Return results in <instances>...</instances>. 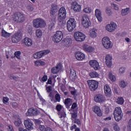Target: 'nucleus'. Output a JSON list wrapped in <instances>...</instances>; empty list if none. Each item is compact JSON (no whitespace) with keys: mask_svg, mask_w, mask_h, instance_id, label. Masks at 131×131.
Returning a JSON list of instances; mask_svg holds the SVG:
<instances>
[{"mask_svg":"<svg viewBox=\"0 0 131 131\" xmlns=\"http://www.w3.org/2000/svg\"><path fill=\"white\" fill-rule=\"evenodd\" d=\"M74 37L76 41H83L85 39V35L80 32H76Z\"/></svg>","mask_w":131,"mask_h":131,"instance_id":"nucleus-9","label":"nucleus"},{"mask_svg":"<svg viewBox=\"0 0 131 131\" xmlns=\"http://www.w3.org/2000/svg\"><path fill=\"white\" fill-rule=\"evenodd\" d=\"M105 64L107 67L112 66V56L107 55L105 57Z\"/></svg>","mask_w":131,"mask_h":131,"instance_id":"nucleus-22","label":"nucleus"},{"mask_svg":"<svg viewBox=\"0 0 131 131\" xmlns=\"http://www.w3.org/2000/svg\"><path fill=\"white\" fill-rule=\"evenodd\" d=\"M61 68H62V64L59 63L56 66V67H53L51 69V72L53 74H56V73H58V72H59V71L61 70Z\"/></svg>","mask_w":131,"mask_h":131,"instance_id":"nucleus-21","label":"nucleus"},{"mask_svg":"<svg viewBox=\"0 0 131 131\" xmlns=\"http://www.w3.org/2000/svg\"><path fill=\"white\" fill-rule=\"evenodd\" d=\"M72 104V99L70 98H67L66 99H65L64 104L66 105L68 109H69V108H70V106H71Z\"/></svg>","mask_w":131,"mask_h":131,"instance_id":"nucleus-29","label":"nucleus"},{"mask_svg":"<svg viewBox=\"0 0 131 131\" xmlns=\"http://www.w3.org/2000/svg\"><path fill=\"white\" fill-rule=\"evenodd\" d=\"M76 107H77V104H76V103H73L72 105V107L71 109L70 110V111L71 110L73 111H74L73 109H75V108H76Z\"/></svg>","mask_w":131,"mask_h":131,"instance_id":"nucleus-58","label":"nucleus"},{"mask_svg":"<svg viewBox=\"0 0 131 131\" xmlns=\"http://www.w3.org/2000/svg\"><path fill=\"white\" fill-rule=\"evenodd\" d=\"M98 33V30L96 29V28H93L90 31V37H92L93 38H95V37H97V34Z\"/></svg>","mask_w":131,"mask_h":131,"instance_id":"nucleus-27","label":"nucleus"},{"mask_svg":"<svg viewBox=\"0 0 131 131\" xmlns=\"http://www.w3.org/2000/svg\"><path fill=\"white\" fill-rule=\"evenodd\" d=\"M12 106L13 108H17L18 107V103L17 102H13L12 103Z\"/></svg>","mask_w":131,"mask_h":131,"instance_id":"nucleus-63","label":"nucleus"},{"mask_svg":"<svg viewBox=\"0 0 131 131\" xmlns=\"http://www.w3.org/2000/svg\"><path fill=\"white\" fill-rule=\"evenodd\" d=\"M89 64L91 67L94 68L95 70H99L100 69V64H99V62L97 60H90Z\"/></svg>","mask_w":131,"mask_h":131,"instance_id":"nucleus-18","label":"nucleus"},{"mask_svg":"<svg viewBox=\"0 0 131 131\" xmlns=\"http://www.w3.org/2000/svg\"><path fill=\"white\" fill-rule=\"evenodd\" d=\"M39 113L38 110L36 108H30L27 112L26 114L27 116H35Z\"/></svg>","mask_w":131,"mask_h":131,"instance_id":"nucleus-13","label":"nucleus"},{"mask_svg":"<svg viewBox=\"0 0 131 131\" xmlns=\"http://www.w3.org/2000/svg\"><path fill=\"white\" fill-rule=\"evenodd\" d=\"M58 114L59 116V118H62V117H66V113H65V112H59L58 113Z\"/></svg>","mask_w":131,"mask_h":131,"instance_id":"nucleus-43","label":"nucleus"},{"mask_svg":"<svg viewBox=\"0 0 131 131\" xmlns=\"http://www.w3.org/2000/svg\"><path fill=\"white\" fill-rule=\"evenodd\" d=\"M47 93H51L52 92V86L50 85L46 88Z\"/></svg>","mask_w":131,"mask_h":131,"instance_id":"nucleus-60","label":"nucleus"},{"mask_svg":"<svg viewBox=\"0 0 131 131\" xmlns=\"http://www.w3.org/2000/svg\"><path fill=\"white\" fill-rule=\"evenodd\" d=\"M127 130L131 131V119L129 121L128 125L127 126Z\"/></svg>","mask_w":131,"mask_h":131,"instance_id":"nucleus-59","label":"nucleus"},{"mask_svg":"<svg viewBox=\"0 0 131 131\" xmlns=\"http://www.w3.org/2000/svg\"><path fill=\"white\" fill-rule=\"evenodd\" d=\"M11 33L6 32L4 30H2V35L3 37H10Z\"/></svg>","mask_w":131,"mask_h":131,"instance_id":"nucleus-33","label":"nucleus"},{"mask_svg":"<svg viewBox=\"0 0 131 131\" xmlns=\"http://www.w3.org/2000/svg\"><path fill=\"white\" fill-rule=\"evenodd\" d=\"M62 14L63 15L66 14V9H65V8L61 7L60 8L58 11V14Z\"/></svg>","mask_w":131,"mask_h":131,"instance_id":"nucleus-38","label":"nucleus"},{"mask_svg":"<svg viewBox=\"0 0 131 131\" xmlns=\"http://www.w3.org/2000/svg\"><path fill=\"white\" fill-rule=\"evenodd\" d=\"M9 102V98L8 97H4L3 98V103L4 104H8Z\"/></svg>","mask_w":131,"mask_h":131,"instance_id":"nucleus-55","label":"nucleus"},{"mask_svg":"<svg viewBox=\"0 0 131 131\" xmlns=\"http://www.w3.org/2000/svg\"><path fill=\"white\" fill-rule=\"evenodd\" d=\"M94 101L96 103H104L106 101V98L102 94H97L94 97Z\"/></svg>","mask_w":131,"mask_h":131,"instance_id":"nucleus-11","label":"nucleus"},{"mask_svg":"<svg viewBox=\"0 0 131 131\" xmlns=\"http://www.w3.org/2000/svg\"><path fill=\"white\" fill-rule=\"evenodd\" d=\"M13 21L17 23H23L25 21V15L21 12H15L12 17Z\"/></svg>","mask_w":131,"mask_h":131,"instance_id":"nucleus-1","label":"nucleus"},{"mask_svg":"<svg viewBox=\"0 0 131 131\" xmlns=\"http://www.w3.org/2000/svg\"><path fill=\"white\" fill-rule=\"evenodd\" d=\"M105 13L106 15L108 16H111L112 14H113V12H112V10L111 9V8L109 7H106L105 8Z\"/></svg>","mask_w":131,"mask_h":131,"instance_id":"nucleus-34","label":"nucleus"},{"mask_svg":"<svg viewBox=\"0 0 131 131\" xmlns=\"http://www.w3.org/2000/svg\"><path fill=\"white\" fill-rule=\"evenodd\" d=\"M23 41L26 47H31L32 46V40L28 37L25 38Z\"/></svg>","mask_w":131,"mask_h":131,"instance_id":"nucleus-26","label":"nucleus"},{"mask_svg":"<svg viewBox=\"0 0 131 131\" xmlns=\"http://www.w3.org/2000/svg\"><path fill=\"white\" fill-rule=\"evenodd\" d=\"M102 43L104 48L105 49H111L112 48V43L110 41V39L108 37H104L102 39Z\"/></svg>","mask_w":131,"mask_h":131,"instance_id":"nucleus-7","label":"nucleus"},{"mask_svg":"<svg viewBox=\"0 0 131 131\" xmlns=\"http://www.w3.org/2000/svg\"><path fill=\"white\" fill-rule=\"evenodd\" d=\"M90 76L92 78H95V77H98V76H99V74L96 72H92L90 73Z\"/></svg>","mask_w":131,"mask_h":131,"instance_id":"nucleus-37","label":"nucleus"},{"mask_svg":"<svg viewBox=\"0 0 131 131\" xmlns=\"http://www.w3.org/2000/svg\"><path fill=\"white\" fill-rule=\"evenodd\" d=\"M21 39H22V34L21 33L17 32L12 36V41L14 43L19 42Z\"/></svg>","mask_w":131,"mask_h":131,"instance_id":"nucleus-10","label":"nucleus"},{"mask_svg":"<svg viewBox=\"0 0 131 131\" xmlns=\"http://www.w3.org/2000/svg\"><path fill=\"white\" fill-rule=\"evenodd\" d=\"M24 125L27 128V129L31 130L33 129V123L31 122L30 119L25 120L24 122Z\"/></svg>","mask_w":131,"mask_h":131,"instance_id":"nucleus-14","label":"nucleus"},{"mask_svg":"<svg viewBox=\"0 0 131 131\" xmlns=\"http://www.w3.org/2000/svg\"><path fill=\"white\" fill-rule=\"evenodd\" d=\"M49 53H50L49 50L39 51V52L34 54V59H40V58H41L43 56H45V55H47Z\"/></svg>","mask_w":131,"mask_h":131,"instance_id":"nucleus-12","label":"nucleus"},{"mask_svg":"<svg viewBox=\"0 0 131 131\" xmlns=\"http://www.w3.org/2000/svg\"><path fill=\"white\" fill-rule=\"evenodd\" d=\"M83 12L90 14L92 12V10L89 7H86L83 9Z\"/></svg>","mask_w":131,"mask_h":131,"instance_id":"nucleus-47","label":"nucleus"},{"mask_svg":"<svg viewBox=\"0 0 131 131\" xmlns=\"http://www.w3.org/2000/svg\"><path fill=\"white\" fill-rule=\"evenodd\" d=\"M82 25L84 28H89L91 26V21L89 18V16L86 15H84L82 16Z\"/></svg>","mask_w":131,"mask_h":131,"instance_id":"nucleus-6","label":"nucleus"},{"mask_svg":"<svg viewBox=\"0 0 131 131\" xmlns=\"http://www.w3.org/2000/svg\"><path fill=\"white\" fill-rule=\"evenodd\" d=\"M27 9L29 11V12H32L33 10H34V8H33V7L29 5L27 7Z\"/></svg>","mask_w":131,"mask_h":131,"instance_id":"nucleus-53","label":"nucleus"},{"mask_svg":"<svg viewBox=\"0 0 131 131\" xmlns=\"http://www.w3.org/2000/svg\"><path fill=\"white\" fill-rule=\"evenodd\" d=\"M104 90L106 97H107V98H111L112 94L111 92V89H110L109 85L107 84L104 85Z\"/></svg>","mask_w":131,"mask_h":131,"instance_id":"nucleus-19","label":"nucleus"},{"mask_svg":"<svg viewBox=\"0 0 131 131\" xmlns=\"http://www.w3.org/2000/svg\"><path fill=\"white\" fill-rule=\"evenodd\" d=\"M55 100L57 101V102H60V100H61V97H60L59 94H56L55 95Z\"/></svg>","mask_w":131,"mask_h":131,"instance_id":"nucleus-54","label":"nucleus"},{"mask_svg":"<svg viewBox=\"0 0 131 131\" xmlns=\"http://www.w3.org/2000/svg\"><path fill=\"white\" fill-rule=\"evenodd\" d=\"M27 30H28L29 33H31L32 32V27L31 26H27Z\"/></svg>","mask_w":131,"mask_h":131,"instance_id":"nucleus-51","label":"nucleus"},{"mask_svg":"<svg viewBox=\"0 0 131 131\" xmlns=\"http://www.w3.org/2000/svg\"><path fill=\"white\" fill-rule=\"evenodd\" d=\"M108 76L110 79H111L112 81H115V80H116V77H115V76L113 75L112 73L110 72Z\"/></svg>","mask_w":131,"mask_h":131,"instance_id":"nucleus-39","label":"nucleus"},{"mask_svg":"<svg viewBox=\"0 0 131 131\" xmlns=\"http://www.w3.org/2000/svg\"><path fill=\"white\" fill-rule=\"evenodd\" d=\"M20 55H21V52L20 51H16L14 53V56H11V58L13 59L16 57L17 59L20 60Z\"/></svg>","mask_w":131,"mask_h":131,"instance_id":"nucleus-36","label":"nucleus"},{"mask_svg":"<svg viewBox=\"0 0 131 131\" xmlns=\"http://www.w3.org/2000/svg\"><path fill=\"white\" fill-rule=\"evenodd\" d=\"M117 27V25L115 23H111L110 24L107 25L106 26V29L107 31L110 32H112V31H114L116 28Z\"/></svg>","mask_w":131,"mask_h":131,"instance_id":"nucleus-17","label":"nucleus"},{"mask_svg":"<svg viewBox=\"0 0 131 131\" xmlns=\"http://www.w3.org/2000/svg\"><path fill=\"white\" fill-rule=\"evenodd\" d=\"M114 129L116 131H119L120 128L117 124H114Z\"/></svg>","mask_w":131,"mask_h":131,"instance_id":"nucleus-48","label":"nucleus"},{"mask_svg":"<svg viewBox=\"0 0 131 131\" xmlns=\"http://www.w3.org/2000/svg\"><path fill=\"white\" fill-rule=\"evenodd\" d=\"M54 26H55V21H54L52 23H51L49 25V29H50V30H52V29H53V28H54Z\"/></svg>","mask_w":131,"mask_h":131,"instance_id":"nucleus-52","label":"nucleus"},{"mask_svg":"<svg viewBox=\"0 0 131 131\" xmlns=\"http://www.w3.org/2000/svg\"><path fill=\"white\" fill-rule=\"evenodd\" d=\"M56 110H57V111H58V112H60L61 111V109H62V105H60V104H58L56 106Z\"/></svg>","mask_w":131,"mask_h":131,"instance_id":"nucleus-56","label":"nucleus"},{"mask_svg":"<svg viewBox=\"0 0 131 131\" xmlns=\"http://www.w3.org/2000/svg\"><path fill=\"white\" fill-rule=\"evenodd\" d=\"M111 6L113 8L114 10H115L116 11H118V10H119V7H118V5H117L114 3H112Z\"/></svg>","mask_w":131,"mask_h":131,"instance_id":"nucleus-44","label":"nucleus"},{"mask_svg":"<svg viewBox=\"0 0 131 131\" xmlns=\"http://www.w3.org/2000/svg\"><path fill=\"white\" fill-rule=\"evenodd\" d=\"M36 35L37 37H41L42 36V32L40 30H37L36 31Z\"/></svg>","mask_w":131,"mask_h":131,"instance_id":"nucleus-41","label":"nucleus"},{"mask_svg":"<svg viewBox=\"0 0 131 131\" xmlns=\"http://www.w3.org/2000/svg\"><path fill=\"white\" fill-rule=\"evenodd\" d=\"M35 66H43L46 64V62H45L44 61H42L41 60H36V61H35Z\"/></svg>","mask_w":131,"mask_h":131,"instance_id":"nucleus-32","label":"nucleus"},{"mask_svg":"<svg viewBox=\"0 0 131 131\" xmlns=\"http://www.w3.org/2000/svg\"><path fill=\"white\" fill-rule=\"evenodd\" d=\"M75 56L77 60H78L79 61H82V60H83L85 57L84 54L80 52H77Z\"/></svg>","mask_w":131,"mask_h":131,"instance_id":"nucleus-24","label":"nucleus"},{"mask_svg":"<svg viewBox=\"0 0 131 131\" xmlns=\"http://www.w3.org/2000/svg\"><path fill=\"white\" fill-rule=\"evenodd\" d=\"M70 79L73 81L75 79H76V72L74 70H70Z\"/></svg>","mask_w":131,"mask_h":131,"instance_id":"nucleus-28","label":"nucleus"},{"mask_svg":"<svg viewBox=\"0 0 131 131\" xmlns=\"http://www.w3.org/2000/svg\"><path fill=\"white\" fill-rule=\"evenodd\" d=\"M8 131H14V129H13V126L12 125H9L8 126Z\"/></svg>","mask_w":131,"mask_h":131,"instance_id":"nucleus-64","label":"nucleus"},{"mask_svg":"<svg viewBox=\"0 0 131 131\" xmlns=\"http://www.w3.org/2000/svg\"><path fill=\"white\" fill-rule=\"evenodd\" d=\"M124 71H125V68H120L119 69V73L121 74L124 73Z\"/></svg>","mask_w":131,"mask_h":131,"instance_id":"nucleus-62","label":"nucleus"},{"mask_svg":"<svg viewBox=\"0 0 131 131\" xmlns=\"http://www.w3.org/2000/svg\"><path fill=\"white\" fill-rule=\"evenodd\" d=\"M62 43H63L64 47L69 48L72 45V40L70 38H66L63 40Z\"/></svg>","mask_w":131,"mask_h":131,"instance_id":"nucleus-20","label":"nucleus"},{"mask_svg":"<svg viewBox=\"0 0 131 131\" xmlns=\"http://www.w3.org/2000/svg\"><path fill=\"white\" fill-rule=\"evenodd\" d=\"M63 39V33L61 31H58L53 36V40L54 42H60Z\"/></svg>","mask_w":131,"mask_h":131,"instance_id":"nucleus-8","label":"nucleus"},{"mask_svg":"<svg viewBox=\"0 0 131 131\" xmlns=\"http://www.w3.org/2000/svg\"><path fill=\"white\" fill-rule=\"evenodd\" d=\"M94 112L97 114L98 116H102V112L99 106H95L94 108Z\"/></svg>","mask_w":131,"mask_h":131,"instance_id":"nucleus-30","label":"nucleus"},{"mask_svg":"<svg viewBox=\"0 0 131 131\" xmlns=\"http://www.w3.org/2000/svg\"><path fill=\"white\" fill-rule=\"evenodd\" d=\"M33 24L35 28H43L44 27H46V26L47 25L46 21L41 18L34 19L33 21Z\"/></svg>","mask_w":131,"mask_h":131,"instance_id":"nucleus-2","label":"nucleus"},{"mask_svg":"<svg viewBox=\"0 0 131 131\" xmlns=\"http://www.w3.org/2000/svg\"><path fill=\"white\" fill-rule=\"evenodd\" d=\"M114 116L116 121H119L122 118V111L121 108L118 107H116L114 112Z\"/></svg>","mask_w":131,"mask_h":131,"instance_id":"nucleus-3","label":"nucleus"},{"mask_svg":"<svg viewBox=\"0 0 131 131\" xmlns=\"http://www.w3.org/2000/svg\"><path fill=\"white\" fill-rule=\"evenodd\" d=\"M21 123H22V122L20 119H18L14 122V124L16 125V126H19Z\"/></svg>","mask_w":131,"mask_h":131,"instance_id":"nucleus-45","label":"nucleus"},{"mask_svg":"<svg viewBox=\"0 0 131 131\" xmlns=\"http://www.w3.org/2000/svg\"><path fill=\"white\" fill-rule=\"evenodd\" d=\"M95 16L99 22H102L103 20V18H102V12H101V11L99 9H96Z\"/></svg>","mask_w":131,"mask_h":131,"instance_id":"nucleus-23","label":"nucleus"},{"mask_svg":"<svg viewBox=\"0 0 131 131\" xmlns=\"http://www.w3.org/2000/svg\"><path fill=\"white\" fill-rule=\"evenodd\" d=\"M117 103L118 104H120V105H122V104L124 103V100H123V98L122 97L118 98L117 99Z\"/></svg>","mask_w":131,"mask_h":131,"instance_id":"nucleus-40","label":"nucleus"},{"mask_svg":"<svg viewBox=\"0 0 131 131\" xmlns=\"http://www.w3.org/2000/svg\"><path fill=\"white\" fill-rule=\"evenodd\" d=\"M72 8L76 13H78L81 11V6L78 4L77 2H73L72 3Z\"/></svg>","mask_w":131,"mask_h":131,"instance_id":"nucleus-15","label":"nucleus"},{"mask_svg":"<svg viewBox=\"0 0 131 131\" xmlns=\"http://www.w3.org/2000/svg\"><path fill=\"white\" fill-rule=\"evenodd\" d=\"M77 118V110L73 111V113H72V121Z\"/></svg>","mask_w":131,"mask_h":131,"instance_id":"nucleus-35","label":"nucleus"},{"mask_svg":"<svg viewBox=\"0 0 131 131\" xmlns=\"http://www.w3.org/2000/svg\"><path fill=\"white\" fill-rule=\"evenodd\" d=\"M57 13L56 11L55 10H53V9L50 10V15L51 16H55L56 15V13Z\"/></svg>","mask_w":131,"mask_h":131,"instance_id":"nucleus-57","label":"nucleus"},{"mask_svg":"<svg viewBox=\"0 0 131 131\" xmlns=\"http://www.w3.org/2000/svg\"><path fill=\"white\" fill-rule=\"evenodd\" d=\"M39 129L41 131H46V127L43 125H39Z\"/></svg>","mask_w":131,"mask_h":131,"instance_id":"nucleus-50","label":"nucleus"},{"mask_svg":"<svg viewBox=\"0 0 131 131\" xmlns=\"http://www.w3.org/2000/svg\"><path fill=\"white\" fill-rule=\"evenodd\" d=\"M120 86L121 88H125L126 86V84L125 83V82L124 81H121L120 82Z\"/></svg>","mask_w":131,"mask_h":131,"instance_id":"nucleus-49","label":"nucleus"},{"mask_svg":"<svg viewBox=\"0 0 131 131\" xmlns=\"http://www.w3.org/2000/svg\"><path fill=\"white\" fill-rule=\"evenodd\" d=\"M42 81H43V82H45V81H47V80H48V76L47 75H44L43 76V77L41 79Z\"/></svg>","mask_w":131,"mask_h":131,"instance_id":"nucleus-61","label":"nucleus"},{"mask_svg":"<svg viewBox=\"0 0 131 131\" xmlns=\"http://www.w3.org/2000/svg\"><path fill=\"white\" fill-rule=\"evenodd\" d=\"M129 13V8H126L121 10V15L122 16H126Z\"/></svg>","mask_w":131,"mask_h":131,"instance_id":"nucleus-31","label":"nucleus"},{"mask_svg":"<svg viewBox=\"0 0 131 131\" xmlns=\"http://www.w3.org/2000/svg\"><path fill=\"white\" fill-rule=\"evenodd\" d=\"M58 6L56 5H52V8L51 10L53 11H55V12H58Z\"/></svg>","mask_w":131,"mask_h":131,"instance_id":"nucleus-46","label":"nucleus"},{"mask_svg":"<svg viewBox=\"0 0 131 131\" xmlns=\"http://www.w3.org/2000/svg\"><path fill=\"white\" fill-rule=\"evenodd\" d=\"M87 83L88 84L90 90H91L92 92L96 91V90L98 89L99 83L96 80H88L87 81Z\"/></svg>","mask_w":131,"mask_h":131,"instance_id":"nucleus-5","label":"nucleus"},{"mask_svg":"<svg viewBox=\"0 0 131 131\" xmlns=\"http://www.w3.org/2000/svg\"><path fill=\"white\" fill-rule=\"evenodd\" d=\"M74 123H76L79 126L81 125V122H80V120L79 119H75L73 121H72Z\"/></svg>","mask_w":131,"mask_h":131,"instance_id":"nucleus-42","label":"nucleus"},{"mask_svg":"<svg viewBox=\"0 0 131 131\" xmlns=\"http://www.w3.org/2000/svg\"><path fill=\"white\" fill-rule=\"evenodd\" d=\"M83 50L85 52H87V53H92V52H94V48L91 46H89L88 45H84L83 46Z\"/></svg>","mask_w":131,"mask_h":131,"instance_id":"nucleus-25","label":"nucleus"},{"mask_svg":"<svg viewBox=\"0 0 131 131\" xmlns=\"http://www.w3.org/2000/svg\"><path fill=\"white\" fill-rule=\"evenodd\" d=\"M66 18V14H60L58 15V21L59 26H64V20Z\"/></svg>","mask_w":131,"mask_h":131,"instance_id":"nucleus-16","label":"nucleus"},{"mask_svg":"<svg viewBox=\"0 0 131 131\" xmlns=\"http://www.w3.org/2000/svg\"><path fill=\"white\" fill-rule=\"evenodd\" d=\"M67 27L68 31L70 32L73 31L74 28L76 27L75 19H74L73 18H70L69 20L67 21Z\"/></svg>","mask_w":131,"mask_h":131,"instance_id":"nucleus-4","label":"nucleus"}]
</instances>
